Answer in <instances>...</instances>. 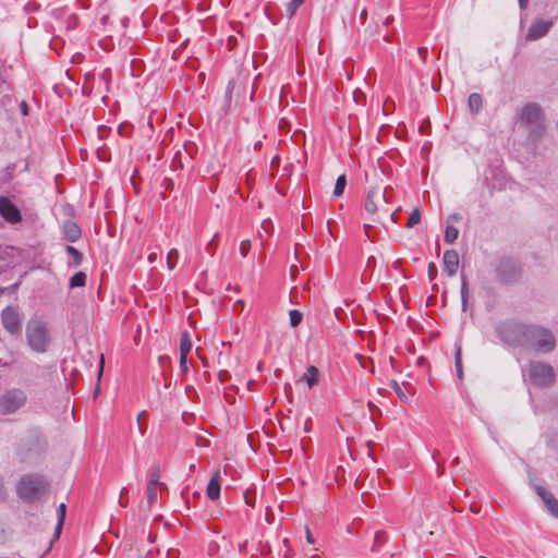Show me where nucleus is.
<instances>
[{
	"label": "nucleus",
	"instance_id": "30",
	"mask_svg": "<svg viewBox=\"0 0 558 558\" xmlns=\"http://www.w3.org/2000/svg\"><path fill=\"white\" fill-rule=\"evenodd\" d=\"M454 365L457 369V376L461 380L463 378V371H462V359H461V348L457 347L456 353H454Z\"/></svg>",
	"mask_w": 558,
	"mask_h": 558
},
{
	"label": "nucleus",
	"instance_id": "19",
	"mask_svg": "<svg viewBox=\"0 0 558 558\" xmlns=\"http://www.w3.org/2000/svg\"><path fill=\"white\" fill-rule=\"evenodd\" d=\"M65 513H66V506H65V504L62 502L58 507V522H57V525L54 529V534H53L54 539H58L60 536V533H61L63 524H64Z\"/></svg>",
	"mask_w": 558,
	"mask_h": 558
},
{
	"label": "nucleus",
	"instance_id": "16",
	"mask_svg": "<svg viewBox=\"0 0 558 558\" xmlns=\"http://www.w3.org/2000/svg\"><path fill=\"white\" fill-rule=\"evenodd\" d=\"M220 470L217 469L207 485L206 495L210 500H216L220 496Z\"/></svg>",
	"mask_w": 558,
	"mask_h": 558
},
{
	"label": "nucleus",
	"instance_id": "9",
	"mask_svg": "<svg viewBox=\"0 0 558 558\" xmlns=\"http://www.w3.org/2000/svg\"><path fill=\"white\" fill-rule=\"evenodd\" d=\"M21 444L28 451H39L45 449L47 439L39 427H29L23 433Z\"/></svg>",
	"mask_w": 558,
	"mask_h": 558
},
{
	"label": "nucleus",
	"instance_id": "4",
	"mask_svg": "<svg viewBox=\"0 0 558 558\" xmlns=\"http://www.w3.org/2000/svg\"><path fill=\"white\" fill-rule=\"evenodd\" d=\"M530 324L520 320H505L496 327L498 338L513 348H523Z\"/></svg>",
	"mask_w": 558,
	"mask_h": 558
},
{
	"label": "nucleus",
	"instance_id": "3",
	"mask_svg": "<svg viewBox=\"0 0 558 558\" xmlns=\"http://www.w3.org/2000/svg\"><path fill=\"white\" fill-rule=\"evenodd\" d=\"M48 487L49 482L45 476L36 473L25 474L16 485V494L22 500L34 502L46 494Z\"/></svg>",
	"mask_w": 558,
	"mask_h": 558
},
{
	"label": "nucleus",
	"instance_id": "32",
	"mask_svg": "<svg viewBox=\"0 0 558 558\" xmlns=\"http://www.w3.org/2000/svg\"><path fill=\"white\" fill-rule=\"evenodd\" d=\"M536 494L539 496V498L543 500L544 505L546 504V500H549L554 498V495L547 490L545 487L541 485H534Z\"/></svg>",
	"mask_w": 558,
	"mask_h": 558
},
{
	"label": "nucleus",
	"instance_id": "50",
	"mask_svg": "<svg viewBox=\"0 0 558 558\" xmlns=\"http://www.w3.org/2000/svg\"><path fill=\"white\" fill-rule=\"evenodd\" d=\"M182 159H183V154L181 150H179L174 157V161L175 160H179L180 163H182Z\"/></svg>",
	"mask_w": 558,
	"mask_h": 558
},
{
	"label": "nucleus",
	"instance_id": "20",
	"mask_svg": "<svg viewBox=\"0 0 558 558\" xmlns=\"http://www.w3.org/2000/svg\"><path fill=\"white\" fill-rule=\"evenodd\" d=\"M468 106L472 113H477L482 109L483 99L482 96L477 93H472L468 99Z\"/></svg>",
	"mask_w": 558,
	"mask_h": 558
},
{
	"label": "nucleus",
	"instance_id": "45",
	"mask_svg": "<svg viewBox=\"0 0 558 558\" xmlns=\"http://www.w3.org/2000/svg\"><path fill=\"white\" fill-rule=\"evenodd\" d=\"M126 494H128V489L125 487H123L121 489L120 499H119V504L121 507H126V501H125V499H123L124 495H126Z\"/></svg>",
	"mask_w": 558,
	"mask_h": 558
},
{
	"label": "nucleus",
	"instance_id": "28",
	"mask_svg": "<svg viewBox=\"0 0 558 558\" xmlns=\"http://www.w3.org/2000/svg\"><path fill=\"white\" fill-rule=\"evenodd\" d=\"M545 441L549 450H558V433H547L545 435Z\"/></svg>",
	"mask_w": 558,
	"mask_h": 558
},
{
	"label": "nucleus",
	"instance_id": "34",
	"mask_svg": "<svg viewBox=\"0 0 558 558\" xmlns=\"http://www.w3.org/2000/svg\"><path fill=\"white\" fill-rule=\"evenodd\" d=\"M289 317H290V325L292 327H296L301 324L303 315L298 310H291L289 313Z\"/></svg>",
	"mask_w": 558,
	"mask_h": 558
},
{
	"label": "nucleus",
	"instance_id": "5",
	"mask_svg": "<svg viewBox=\"0 0 558 558\" xmlns=\"http://www.w3.org/2000/svg\"><path fill=\"white\" fill-rule=\"evenodd\" d=\"M520 122L529 129V136L537 140L545 131L544 112L536 102L524 105L519 114Z\"/></svg>",
	"mask_w": 558,
	"mask_h": 558
},
{
	"label": "nucleus",
	"instance_id": "33",
	"mask_svg": "<svg viewBox=\"0 0 558 558\" xmlns=\"http://www.w3.org/2000/svg\"><path fill=\"white\" fill-rule=\"evenodd\" d=\"M159 486L147 485V504L148 507L151 508L153 505L157 501V488Z\"/></svg>",
	"mask_w": 558,
	"mask_h": 558
},
{
	"label": "nucleus",
	"instance_id": "29",
	"mask_svg": "<svg viewBox=\"0 0 558 558\" xmlns=\"http://www.w3.org/2000/svg\"><path fill=\"white\" fill-rule=\"evenodd\" d=\"M65 251L69 255H71L73 257V262H74L75 266H80L82 264L83 255L78 250H76L74 246L66 245Z\"/></svg>",
	"mask_w": 558,
	"mask_h": 558
},
{
	"label": "nucleus",
	"instance_id": "12",
	"mask_svg": "<svg viewBox=\"0 0 558 558\" xmlns=\"http://www.w3.org/2000/svg\"><path fill=\"white\" fill-rule=\"evenodd\" d=\"M0 215L9 223H17L22 220L20 209L5 196H0Z\"/></svg>",
	"mask_w": 558,
	"mask_h": 558
},
{
	"label": "nucleus",
	"instance_id": "48",
	"mask_svg": "<svg viewBox=\"0 0 558 558\" xmlns=\"http://www.w3.org/2000/svg\"><path fill=\"white\" fill-rule=\"evenodd\" d=\"M520 9L523 11L527 8L529 0H518Z\"/></svg>",
	"mask_w": 558,
	"mask_h": 558
},
{
	"label": "nucleus",
	"instance_id": "38",
	"mask_svg": "<svg viewBox=\"0 0 558 558\" xmlns=\"http://www.w3.org/2000/svg\"><path fill=\"white\" fill-rule=\"evenodd\" d=\"M184 158H192L193 154L197 150L196 145L193 142H185L183 145Z\"/></svg>",
	"mask_w": 558,
	"mask_h": 558
},
{
	"label": "nucleus",
	"instance_id": "53",
	"mask_svg": "<svg viewBox=\"0 0 558 558\" xmlns=\"http://www.w3.org/2000/svg\"><path fill=\"white\" fill-rule=\"evenodd\" d=\"M156 256H157L156 253L149 254V256H148L149 262L153 263L156 259Z\"/></svg>",
	"mask_w": 558,
	"mask_h": 558
},
{
	"label": "nucleus",
	"instance_id": "10",
	"mask_svg": "<svg viewBox=\"0 0 558 558\" xmlns=\"http://www.w3.org/2000/svg\"><path fill=\"white\" fill-rule=\"evenodd\" d=\"M386 203V190L381 191L379 187H373L366 195L364 208L372 216H375L379 210H384L386 215H389V210L384 209Z\"/></svg>",
	"mask_w": 558,
	"mask_h": 558
},
{
	"label": "nucleus",
	"instance_id": "27",
	"mask_svg": "<svg viewBox=\"0 0 558 558\" xmlns=\"http://www.w3.org/2000/svg\"><path fill=\"white\" fill-rule=\"evenodd\" d=\"M469 298V284L464 276H461V300H462V310H466Z\"/></svg>",
	"mask_w": 558,
	"mask_h": 558
},
{
	"label": "nucleus",
	"instance_id": "31",
	"mask_svg": "<svg viewBox=\"0 0 558 558\" xmlns=\"http://www.w3.org/2000/svg\"><path fill=\"white\" fill-rule=\"evenodd\" d=\"M179 259V252L175 248H172L167 254V265L170 270H172Z\"/></svg>",
	"mask_w": 558,
	"mask_h": 558
},
{
	"label": "nucleus",
	"instance_id": "15",
	"mask_svg": "<svg viewBox=\"0 0 558 558\" xmlns=\"http://www.w3.org/2000/svg\"><path fill=\"white\" fill-rule=\"evenodd\" d=\"M459 267V255L454 250H447L444 253V268L448 276L452 277L457 274Z\"/></svg>",
	"mask_w": 558,
	"mask_h": 558
},
{
	"label": "nucleus",
	"instance_id": "58",
	"mask_svg": "<svg viewBox=\"0 0 558 558\" xmlns=\"http://www.w3.org/2000/svg\"><path fill=\"white\" fill-rule=\"evenodd\" d=\"M432 267H434V268H435V265H434V264H429V267H428V268H429V270L432 269Z\"/></svg>",
	"mask_w": 558,
	"mask_h": 558
},
{
	"label": "nucleus",
	"instance_id": "42",
	"mask_svg": "<svg viewBox=\"0 0 558 558\" xmlns=\"http://www.w3.org/2000/svg\"><path fill=\"white\" fill-rule=\"evenodd\" d=\"M180 368L183 373L189 371L187 368V356L180 355Z\"/></svg>",
	"mask_w": 558,
	"mask_h": 558
},
{
	"label": "nucleus",
	"instance_id": "41",
	"mask_svg": "<svg viewBox=\"0 0 558 558\" xmlns=\"http://www.w3.org/2000/svg\"><path fill=\"white\" fill-rule=\"evenodd\" d=\"M219 234L218 233H215L213 239L209 241L208 243V246H207V251L210 255H214L215 254V250L217 247V239H218Z\"/></svg>",
	"mask_w": 558,
	"mask_h": 558
},
{
	"label": "nucleus",
	"instance_id": "40",
	"mask_svg": "<svg viewBox=\"0 0 558 558\" xmlns=\"http://www.w3.org/2000/svg\"><path fill=\"white\" fill-rule=\"evenodd\" d=\"M251 248V241L250 240H243L240 243V253L243 257L247 256Z\"/></svg>",
	"mask_w": 558,
	"mask_h": 558
},
{
	"label": "nucleus",
	"instance_id": "46",
	"mask_svg": "<svg viewBox=\"0 0 558 558\" xmlns=\"http://www.w3.org/2000/svg\"><path fill=\"white\" fill-rule=\"evenodd\" d=\"M20 109H21V112L23 116H27L28 114V106L26 104V101H22L20 104Z\"/></svg>",
	"mask_w": 558,
	"mask_h": 558
},
{
	"label": "nucleus",
	"instance_id": "55",
	"mask_svg": "<svg viewBox=\"0 0 558 558\" xmlns=\"http://www.w3.org/2000/svg\"><path fill=\"white\" fill-rule=\"evenodd\" d=\"M432 457H433V461H434V463L436 464V470L438 471V470H439V461H437V460L435 459V457H436V456H432Z\"/></svg>",
	"mask_w": 558,
	"mask_h": 558
},
{
	"label": "nucleus",
	"instance_id": "57",
	"mask_svg": "<svg viewBox=\"0 0 558 558\" xmlns=\"http://www.w3.org/2000/svg\"><path fill=\"white\" fill-rule=\"evenodd\" d=\"M143 413H141L138 416H137V421H138V425H141V417H142ZM140 428L142 429V426H140Z\"/></svg>",
	"mask_w": 558,
	"mask_h": 558
},
{
	"label": "nucleus",
	"instance_id": "35",
	"mask_svg": "<svg viewBox=\"0 0 558 558\" xmlns=\"http://www.w3.org/2000/svg\"><path fill=\"white\" fill-rule=\"evenodd\" d=\"M545 506L551 515L558 518V500L555 497L549 500H546Z\"/></svg>",
	"mask_w": 558,
	"mask_h": 558
},
{
	"label": "nucleus",
	"instance_id": "22",
	"mask_svg": "<svg viewBox=\"0 0 558 558\" xmlns=\"http://www.w3.org/2000/svg\"><path fill=\"white\" fill-rule=\"evenodd\" d=\"M192 347L193 344L190 339V336L186 331H184L180 339V355L187 356L192 350Z\"/></svg>",
	"mask_w": 558,
	"mask_h": 558
},
{
	"label": "nucleus",
	"instance_id": "8",
	"mask_svg": "<svg viewBox=\"0 0 558 558\" xmlns=\"http://www.w3.org/2000/svg\"><path fill=\"white\" fill-rule=\"evenodd\" d=\"M520 271L521 268L519 263L509 257L500 258L496 266L497 278L505 283L517 280L520 276Z\"/></svg>",
	"mask_w": 558,
	"mask_h": 558
},
{
	"label": "nucleus",
	"instance_id": "56",
	"mask_svg": "<svg viewBox=\"0 0 558 558\" xmlns=\"http://www.w3.org/2000/svg\"><path fill=\"white\" fill-rule=\"evenodd\" d=\"M245 501H246V504L252 505L251 498H248V494L247 493L245 494Z\"/></svg>",
	"mask_w": 558,
	"mask_h": 558
},
{
	"label": "nucleus",
	"instance_id": "51",
	"mask_svg": "<svg viewBox=\"0 0 558 558\" xmlns=\"http://www.w3.org/2000/svg\"><path fill=\"white\" fill-rule=\"evenodd\" d=\"M360 17H361V20H363V21H364V20H366V17H367V11H366V9L362 10V12H361V14H360Z\"/></svg>",
	"mask_w": 558,
	"mask_h": 558
},
{
	"label": "nucleus",
	"instance_id": "23",
	"mask_svg": "<svg viewBox=\"0 0 558 558\" xmlns=\"http://www.w3.org/2000/svg\"><path fill=\"white\" fill-rule=\"evenodd\" d=\"M387 534L384 531H377L374 535V544L372 546V551H378L380 547L387 543Z\"/></svg>",
	"mask_w": 558,
	"mask_h": 558
},
{
	"label": "nucleus",
	"instance_id": "39",
	"mask_svg": "<svg viewBox=\"0 0 558 558\" xmlns=\"http://www.w3.org/2000/svg\"><path fill=\"white\" fill-rule=\"evenodd\" d=\"M391 387L393 388V390L396 391V393L402 401H404V402L408 401L407 395L404 393V391L401 389V387L399 386V384L397 381L393 380L391 384Z\"/></svg>",
	"mask_w": 558,
	"mask_h": 558
},
{
	"label": "nucleus",
	"instance_id": "18",
	"mask_svg": "<svg viewBox=\"0 0 558 558\" xmlns=\"http://www.w3.org/2000/svg\"><path fill=\"white\" fill-rule=\"evenodd\" d=\"M160 476H161L160 468L158 465H153L149 469V478H148L147 485L159 486L160 488L167 489V485L159 481Z\"/></svg>",
	"mask_w": 558,
	"mask_h": 558
},
{
	"label": "nucleus",
	"instance_id": "43",
	"mask_svg": "<svg viewBox=\"0 0 558 558\" xmlns=\"http://www.w3.org/2000/svg\"><path fill=\"white\" fill-rule=\"evenodd\" d=\"M104 365H105V359H104V355L101 354L99 365H98V376H97L98 383L100 381V378L102 376Z\"/></svg>",
	"mask_w": 558,
	"mask_h": 558
},
{
	"label": "nucleus",
	"instance_id": "47",
	"mask_svg": "<svg viewBox=\"0 0 558 558\" xmlns=\"http://www.w3.org/2000/svg\"><path fill=\"white\" fill-rule=\"evenodd\" d=\"M306 541H307V543H310V544H314V543H315V539H314V537L312 536V534H311V532H310L308 527H306Z\"/></svg>",
	"mask_w": 558,
	"mask_h": 558
},
{
	"label": "nucleus",
	"instance_id": "52",
	"mask_svg": "<svg viewBox=\"0 0 558 558\" xmlns=\"http://www.w3.org/2000/svg\"><path fill=\"white\" fill-rule=\"evenodd\" d=\"M311 423H312V420H311V418H307V420L305 421V432H308V430H310V425H311Z\"/></svg>",
	"mask_w": 558,
	"mask_h": 558
},
{
	"label": "nucleus",
	"instance_id": "11",
	"mask_svg": "<svg viewBox=\"0 0 558 558\" xmlns=\"http://www.w3.org/2000/svg\"><path fill=\"white\" fill-rule=\"evenodd\" d=\"M1 323L3 328L11 335H20L22 331V322L19 310L7 306L1 313Z\"/></svg>",
	"mask_w": 558,
	"mask_h": 558
},
{
	"label": "nucleus",
	"instance_id": "6",
	"mask_svg": "<svg viewBox=\"0 0 558 558\" xmlns=\"http://www.w3.org/2000/svg\"><path fill=\"white\" fill-rule=\"evenodd\" d=\"M27 393L21 388L7 389L0 396V414H14L24 408L27 403Z\"/></svg>",
	"mask_w": 558,
	"mask_h": 558
},
{
	"label": "nucleus",
	"instance_id": "44",
	"mask_svg": "<svg viewBox=\"0 0 558 558\" xmlns=\"http://www.w3.org/2000/svg\"><path fill=\"white\" fill-rule=\"evenodd\" d=\"M417 53L421 57V59L425 62L428 54V49L426 47H420Z\"/></svg>",
	"mask_w": 558,
	"mask_h": 558
},
{
	"label": "nucleus",
	"instance_id": "54",
	"mask_svg": "<svg viewBox=\"0 0 558 558\" xmlns=\"http://www.w3.org/2000/svg\"><path fill=\"white\" fill-rule=\"evenodd\" d=\"M393 21V17L392 16H388L385 21V25H389L390 23H392Z\"/></svg>",
	"mask_w": 558,
	"mask_h": 558
},
{
	"label": "nucleus",
	"instance_id": "1",
	"mask_svg": "<svg viewBox=\"0 0 558 558\" xmlns=\"http://www.w3.org/2000/svg\"><path fill=\"white\" fill-rule=\"evenodd\" d=\"M26 343L35 353H46L51 343L50 330L41 318L32 317L25 328Z\"/></svg>",
	"mask_w": 558,
	"mask_h": 558
},
{
	"label": "nucleus",
	"instance_id": "14",
	"mask_svg": "<svg viewBox=\"0 0 558 558\" xmlns=\"http://www.w3.org/2000/svg\"><path fill=\"white\" fill-rule=\"evenodd\" d=\"M461 218L462 217L459 214H451L448 216L444 235L446 243H453L458 239L459 230L453 225L459 222Z\"/></svg>",
	"mask_w": 558,
	"mask_h": 558
},
{
	"label": "nucleus",
	"instance_id": "21",
	"mask_svg": "<svg viewBox=\"0 0 558 558\" xmlns=\"http://www.w3.org/2000/svg\"><path fill=\"white\" fill-rule=\"evenodd\" d=\"M318 369L316 366L311 365L307 367L306 373L303 374L302 378L303 380H306L310 388H312L318 380Z\"/></svg>",
	"mask_w": 558,
	"mask_h": 558
},
{
	"label": "nucleus",
	"instance_id": "26",
	"mask_svg": "<svg viewBox=\"0 0 558 558\" xmlns=\"http://www.w3.org/2000/svg\"><path fill=\"white\" fill-rule=\"evenodd\" d=\"M86 284V275L82 271L76 272L74 276L70 279V287L76 288V287H84Z\"/></svg>",
	"mask_w": 558,
	"mask_h": 558
},
{
	"label": "nucleus",
	"instance_id": "17",
	"mask_svg": "<svg viewBox=\"0 0 558 558\" xmlns=\"http://www.w3.org/2000/svg\"><path fill=\"white\" fill-rule=\"evenodd\" d=\"M63 236L69 242H76L82 234L81 228L73 220H66L63 223Z\"/></svg>",
	"mask_w": 558,
	"mask_h": 558
},
{
	"label": "nucleus",
	"instance_id": "25",
	"mask_svg": "<svg viewBox=\"0 0 558 558\" xmlns=\"http://www.w3.org/2000/svg\"><path fill=\"white\" fill-rule=\"evenodd\" d=\"M305 0H291L288 2L286 8V14L288 19H292L296 10L304 3Z\"/></svg>",
	"mask_w": 558,
	"mask_h": 558
},
{
	"label": "nucleus",
	"instance_id": "2",
	"mask_svg": "<svg viewBox=\"0 0 558 558\" xmlns=\"http://www.w3.org/2000/svg\"><path fill=\"white\" fill-rule=\"evenodd\" d=\"M523 349L536 353H549L556 347L554 333L539 325L530 324Z\"/></svg>",
	"mask_w": 558,
	"mask_h": 558
},
{
	"label": "nucleus",
	"instance_id": "7",
	"mask_svg": "<svg viewBox=\"0 0 558 558\" xmlns=\"http://www.w3.org/2000/svg\"><path fill=\"white\" fill-rule=\"evenodd\" d=\"M530 380L539 387H547L555 380L554 368L544 362H532L529 367Z\"/></svg>",
	"mask_w": 558,
	"mask_h": 558
},
{
	"label": "nucleus",
	"instance_id": "36",
	"mask_svg": "<svg viewBox=\"0 0 558 558\" xmlns=\"http://www.w3.org/2000/svg\"><path fill=\"white\" fill-rule=\"evenodd\" d=\"M421 221V214H420V210L417 208H414L409 217V220H408V223H407V227L408 228H412L414 227L415 225L420 223Z\"/></svg>",
	"mask_w": 558,
	"mask_h": 558
},
{
	"label": "nucleus",
	"instance_id": "59",
	"mask_svg": "<svg viewBox=\"0 0 558 558\" xmlns=\"http://www.w3.org/2000/svg\"><path fill=\"white\" fill-rule=\"evenodd\" d=\"M478 558H487V557L481 556V557H478Z\"/></svg>",
	"mask_w": 558,
	"mask_h": 558
},
{
	"label": "nucleus",
	"instance_id": "49",
	"mask_svg": "<svg viewBox=\"0 0 558 558\" xmlns=\"http://www.w3.org/2000/svg\"><path fill=\"white\" fill-rule=\"evenodd\" d=\"M393 106H395L393 101H392V100L387 99V100H386V102H385V105H384V110H389V109H390L391 107H393Z\"/></svg>",
	"mask_w": 558,
	"mask_h": 558
},
{
	"label": "nucleus",
	"instance_id": "24",
	"mask_svg": "<svg viewBox=\"0 0 558 558\" xmlns=\"http://www.w3.org/2000/svg\"><path fill=\"white\" fill-rule=\"evenodd\" d=\"M347 185V178L345 174H341L338 177L335 189H333V196L339 197L343 194L344 189Z\"/></svg>",
	"mask_w": 558,
	"mask_h": 558
},
{
	"label": "nucleus",
	"instance_id": "13",
	"mask_svg": "<svg viewBox=\"0 0 558 558\" xmlns=\"http://www.w3.org/2000/svg\"><path fill=\"white\" fill-rule=\"evenodd\" d=\"M551 25V21L538 20L533 22L526 33V40L535 41L537 39H541L549 32Z\"/></svg>",
	"mask_w": 558,
	"mask_h": 558
},
{
	"label": "nucleus",
	"instance_id": "37",
	"mask_svg": "<svg viewBox=\"0 0 558 558\" xmlns=\"http://www.w3.org/2000/svg\"><path fill=\"white\" fill-rule=\"evenodd\" d=\"M272 223L270 220H264L262 222V230L258 232L259 238L263 240L265 236H269L271 234Z\"/></svg>",
	"mask_w": 558,
	"mask_h": 558
}]
</instances>
